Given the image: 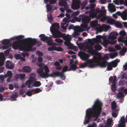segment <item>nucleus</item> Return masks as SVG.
<instances>
[{
  "mask_svg": "<svg viewBox=\"0 0 127 127\" xmlns=\"http://www.w3.org/2000/svg\"><path fill=\"white\" fill-rule=\"evenodd\" d=\"M117 107L116 102L115 101H113L111 104V108L112 110L115 109Z\"/></svg>",
  "mask_w": 127,
  "mask_h": 127,
  "instance_id": "nucleus-34",
  "label": "nucleus"
},
{
  "mask_svg": "<svg viewBox=\"0 0 127 127\" xmlns=\"http://www.w3.org/2000/svg\"><path fill=\"white\" fill-rule=\"evenodd\" d=\"M41 83L39 81H36L33 84L32 86H34L35 87H38L41 85Z\"/></svg>",
  "mask_w": 127,
  "mask_h": 127,
  "instance_id": "nucleus-28",
  "label": "nucleus"
},
{
  "mask_svg": "<svg viewBox=\"0 0 127 127\" xmlns=\"http://www.w3.org/2000/svg\"><path fill=\"white\" fill-rule=\"evenodd\" d=\"M32 90H33V92L35 94H37L40 92L41 91V90L39 88H36L35 89H33Z\"/></svg>",
  "mask_w": 127,
  "mask_h": 127,
  "instance_id": "nucleus-45",
  "label": "nucleus"
},
{
  "mask_svg": "<svg viewBox=\"0 0 127 127\" xmlns=\"http://www.w3.org/2000/svg\"><path fill=\"white\" fill-rule=\"evenodd\" d=\"M56 2L57 1L56 0H50L49 1V2L50 4H55Z\"/></svg>",
  "mask_w": 127,
  "mask_h": 127,
  "instance_id": "nucleus-63",
  "label": "nucleus"
},
{
  "mask_svg": "<svg viewBox=\"0 0 127 127\" xmlns=\"http://www.w3.org/2000/svg\"><path fill=\"white\" fill-rule=\"evenodd\" d=\"M22 40L16 41H14L12 44L13 48L15 50L19 49L21 51H25L26 44L24 43H22L21 42H23Z\"/></svg>",
  "mask_w": 127,
  "mask_h": 127,
  "instance_id": "nucleus-4",
  "label": "nucleus"
},
{
  "mask_svg": "<svg viewBox=\"0 0 127 127\" xmlns=\"http://www.w3.org/2000/svg\"><path fill=\"white\" fill-rule=\"evenodd\" d=\"M80 55L79 56L81 57L82 59L84 60H85L89 58L90 56L88 54L83 52H81L80 53Z\"/></svg>",
  "mask_w": 127,
  "mask_h": 127,
  "instance_id": "nucleus-20",
  "label": "nucleus"
},
{
  "mask_svg": "<svg viewBox=\"0 0 127 127\" xmlns=\"http://www.w3.org/2000/svg\"><path fill=\"white\" fill-rule=\"evenodd\" d=\"M112 120L110 118H108L107 120V123L104 127H112L113 124Z\"/></svg>",
  "mask_w": 127,
  "mask_h": 127,
  "instance_id": "nucleus-19",
  "label": "nucleus"
},
{
  "mask_svg": "<svg viewBox=\"0 0 127 127\" xmlns=\"http://www.w3.org/2000/svg\"><path fill=\"white\" fill-rule=\"evenodd\" d=\"M55 51H63V49L61 47H56Z\"/></svg>",
  "mask_w": 127,
  "mask_h": 127,
  "instance_id": "nucleus-54",
  "label": "nucleus"
},
{
  "mask_svg": "<svg viewBox=\"0 0 127 127\" xmlns=\"http://www.w3.org/2000/svg\"><path fill=\"white\" fill-rule=\"evenodd\" d=\"M21 57V55L19 54H16L14 55V57L17 60L20 59Z\"/></svg>",
  "mask_w": 127,
  "mask_h": 127,
  "instance_id": "nucleus-59",
  "label": "nucleus"
},
{
  "mask_svg": "<svg viewBox=\"0 0 127 127\" xmlns=\"http://www.w3.org/2000/svg\"><path fill=\"white\" fill-rule=\"evenodd\" d=\"M102 103L98 99H96L91 108L87 109L84 123L86 124L89 123L92 117L97 119L100 115L102 110Z\"/></svg>",
  "mask_w": 127,
  "mask_h": 127,
  "instance_id": "nucleus-1",
  "label": "nucleus"
},
{
  "mask_svg": "<svg viewBox=\"0 0 127 127\" xmlns=\"http://www.w3.org/2000/svg\"><path fill=\"white\" fill-rule=\"evenodd\" d=\"M120 62V60L118 59L110 62H108L107 64V68L106 71H110L113 69V67H115L118 65V63Z\"/></svg>",
  "mask_w": 127,
  "mask_h": 127,
  "instance_id": "nucleus-5",
  "label": "nucleus"
},
{
  "mask_svg": "<svg viewBox=\"0 0 127 127\" xmlns=\"http://www.w3.org/2000/svg\"><path fill=\"white\" fill-rule=\"evenodd\" d=\"M33 90H32L31 91L28 90L26 93V95L29 96H31L32 95V93L33 92Z\"/></svg>",
  "mask_w": 127,
  "mask_h": 127,
  "instance_id": "nucleus-41",
  "label": "nucleus"
},
{
  "mask_svg": "<svg viewBox=\"0 0 127 127\" xmlns=\"http://www.w3.org/2000/svg\"><path fill=\"white\" fill-rule=\"evenodd\" d=\"M71 38H68L66 41L64 42V44L67 46L68 48L71 49L73 47V44H72L70 42Z\"/></svg>",
  "mask_w": 127,
  "mask_h": 127,
  "instance_id": "nucleus-14",
  "label": "nucleus"
},
{
  "mask_svg": "<svg viewBox=\"0 0 127 127\" xmlns=\"http://www.w3.org/2000/svg\"><path fill=\"white\" fill-rule=\"evenodd\" d=\"M124 38H125L123 36H121L119 37L118 39L119 42L123 43L124 40H123V39Z\"/></svg>",
  "mask_w": 127,
  "mask_h": 127,
  "instance_id": "nucleus-51",
  "label": "nucleus"
},
{
  "mask_svg": "<svg viewBox=\"0 0 127 127\" xmlns=\"http://www.w3.org/2000/svg\"><path fill=\"white\" fill-rule=\"evenodd\" d=\"M26 75L24 74H19V76L20 77V79L21 80H22L25 78Z\"/></svg>",
  "mask_w": 127,
  "mask_h": 127,
  "instance_id": "nucleus-52",
  "label": "nucleus"
},
{
  "mask_svg": "<svg viewBox=\"0 0 127 127\" xmlns=\"http://www.w3.org/2000/svg\"><path fill=\"white\" fill-rule=\"evenodd\" d=\"M116 90V86L115 84H113L111 86V90L112 91L114 92Z\"/></svg>",
  "mask_w": 127,
  "mask_h": 127,
  "instance_id": "nucleus-48",
  "label": "nucleus"
},
{
  "mask_svg": "<svg viewBox=\"0 0 127 127\" xmlns=\"http://www.w3.org/2000/svg\"><path fill=\"white\" fill-rule=\"evenodd\" d=\"M7 74L9 77L11 78L12 77V74L11 71L8 70L7 72Z\"/></svg>",
  "mask_w": 127,
  "mask_h": 127,
  "instance_id": "nucleus-58",
  "label": "nucleus"
},
{
  "mask_svg": "<svg viewBox=\"0 0 127 127\" xmlns=\"http://www.w3.org/2000/svg\"><path fill=\"white\" fill-rule=\"evenodd\" d=\"M102 59L101 53L94 56L93 58V62H91L89 65L90 68H94L99 66L100 67L104 68L107 66L108 62L106 60L100 62Z\"/></svg>",
  "mask_w": 127,
  "mask_h": 127,
  "instance_id": "nucleus-2",
  "label": "nucleus"
},
{
  "mask_svg": "<svg viewBox=\"0 0 127 127\" xmlns=\"http://www.w3.org/2000/svg\"><path fill=\"white\" fill-rule=\"evenodd\" d=\"M21 55L24 57H25L26 56H27V57L29 55V54L28 53L24 52L21 53Z\"/></svg>",
  "mask_w": 127,
  "mask_h": 127,
  "instance_id": "nucleus-57",
  "label": "nucleus"
},
{
  "mask_svg": "<svg viewBox=\"0 0 127 127\" xmlns=\"http://www.w3.org/2000/svg\"><path fill=\"white\" fill-rule=\"evenodd\" d=\"M50 31L54 38H60L61 37V33L58 30H51Z\"/></svg>",
  "mask_w": 127,
  "mask_h": 127,
  "instance_id": "nucleus-10",
  "label": "nucleus"
},
{
  "mask_svg": "<svg viewBox=\"0 0 127 127\" xmlns=\"http://www.w3.org/2000/svg\"><path fill=\"white\" fill-rule=\"evenodd\" d=\"M47 19L49 21H52L53 19V17L51 14L49 16L47 17Z\"/></svg>",
  "mask_w": 127,
  "mask_h": 127,
  "instance_id": "nucleus-62",
  "label": "nucleus"
},
{
  "mask_svg": "<svg viewBox=\"0 0 127 127\" xmlns=\"http://www.w3.org/2000/svg\"><path fill=\"white\" fill-rule=\"evenodd\" d=\"M68 69V66L67 65H65L64 66L63 68L62 72L63 73L67 71Z\"/></svg>",
  "mask_w": 127,
  "mask_h": 127,
  "instance_id": "nucleus-47",
  "label": "nucleus"
},
{
  "mask_svg": "<svg viewBox=\"0 0 127 127\" xmlns=\"http://www.w3.org/2000/svg\"><path fill=\"white\" fill-rule=\"evenodd\" d=\"M108 22L111 24L114 23L115 24L116 23L114 19H110L108 17Z\"/></svg>",
  "mask_w": 127,
  "mask_h": 127,
  "instance_id": "nucleus-38",
  "label": "nucleus"
},
{
  "mask_svg": "<svg viewBox=\"0 0 127 127\" xmlns=\"http://www.w3.org/2000/svg\"><path fill=\"white\" fill-rule=\"evenodd\" d=\"M87 0H84L81 4V10L83 9L85 6L87 5Z\"/></svg>",
  "mask_w": 127,
  "mask_h": 127,
  "instance_id": "nucleus-27",
  "label": "nucleus"
},
{
  "mask_svg": "<svg viewBox=\"0 0 127 127\" xmlns=\"http://www.w3.org/2000/svg\"><path fill=\"white\" fill-rule=\"evenodd\" d=\"M55 41L59 43H62L63 42V41L62 40L59 38L56 39H55Z\"/></svg>",
  "mask_w": 127,
  "mask_h": 127,
  "instance_id": "nucleus-56",
  "label": "nucleus"
},
{
  "mask_svg": "<svg viewBox=\"0 0 127 127\" xmlns=\"http://www.w3.org/2000/svg\"><path fill=\"white\" fill-rule=\"evenodd\" d=\"M10 40L9 39H4L3 40V41L2 42V44L3 45H5L2 47L3 50L8 48L10 46H8L6 45L9 44L10 43Z\"/></svg>",
  "mask_w": 127,
  "mask_h": 127,
  "instance_id": "nucleus-12",
  "label": "nucleus"
},
{
  "mask_svg": "<svg viewBox=\"0 0 127 127\" xmlns=\"http://www.w3.org/2000/svg\"><path fill=\"white\" fill-rule=\"evenodd\" d=\"M91 62H93V60H89L87 61L86 62L84 63L82 65H80L78 67V69L80 68H84L86 67L88 64L89 63L90 64H89V65ZM89 67H90L89 66Z\"/></svg>",
  "mask_w": 127,
  "mask_h": 127,
  "instance_id": "nucleus-18",
  "label": "nucleus"
},
{
  "mask_svg": "<svg viewBox=\"0 0 127 127\" xmlns=\"http://www.w3.org/2000/svg\"><path fill=\"white\" fill-rule=\"evenodd\" d=\"M60 73L61 72L59 71H55L54 72L53 74V75H54V77L59 76Z\"/></svg>",
  "mask_w": 127,
  "mask_h": 127,
  "instance_id": "nucleus-44",
  "label": "nucleus"
},
{
  "mask_svg": "<svg viewBox=\"0 0 127 127\" xmlns=\"http://www.w3.org/2000/svg\"><path fill=\"white\" fill-rule=\"evenodd\" d=\"M19 95L18 93L17 92H15L14 94L12 95L11 96V98L13 99V100L16 98H17Z\"/></svg>",
  "mask_w": 127,
  "mask_h": 127,
  "instance_id": "nucleus-35",
  "label": "nucleus"
},
{
  "mask_svg": "<svg viewBox=\"0 0 127 127\" xmlns=\"http://www.w3.org/2000/svg\"><path fill=\"white\" fill-rule=\"evenodd\" d=\"M39 37L40 38V40L43 41H46L48 39V37L45 36L44 34H40Z\"/></svg>",
  "mask_w": 127,
  "mask_h": 127,
  "instance_id": "nucleus-24",
  "label": "nucleus"
},
{
  "mask_svg": "<svg viewBox=\"0 0 127 127\" xmlns=\"http://www.w3.org/2000/svg\"><path fill=\"white\" fill-rule=\"evenodd\" d=\"M117 96L119 98H122L124 97V95L122 92H120L117 94Z\"/></svg>",
  "mask_w": 127,
  "mask_h": 127,
  "instance_id": "nucleus-43",
  "label": "nucleus"
},
{
  "mask_svg": "<svg viewBox=\"0 0 127 127\" xmlns=\"http://www.w3.org/2000/svg\"><path fill=\"white\" fill-rule=\"evenodd\" d=\"M67 2L64 0H63L62 1L59 3V5L61 6H65L67 5Z\"/></svg>",
  "mask_w": 127,
  "mask_h": 127,
  "instance_id": "nucleus-33",
  "label": "nucleus"
},
{
  "mask_svg": "<svg viewBox=\"0 0 127 127\" xmlns=\"http://www.w3.org/2000/svg\"><path fill=\"white\" fill-rule=\"evenodd\" d=\"M63 72H61L60 76V78L63 80H64L65 79V77Z\"/></svg>",
  "mask_w": 127,
  "mask_h": 127,
  "instance_id": "nucleus-40",
  "label": "nucleus"
},
{
  "mask_svg": "<svg viewBox=\"0 0 127 127\" xmlns=\"http://www.w3.org/2000/svg\"><path fill=\"white\" fill-rule=\"evenodd\" d=\"M79 17H82V22L84 23H89L91 20L90 17L83 14H81L79 16Z\"/></svg>",
  "mask_w": 127,
  "mask_h": 127,
  "instance_id": "nucleus-11",
  "label": "nucleus"
},
{
  "mask_svg": "<svg viewBox=\"0 0 127 127\" xmlns=\"http://www.w3.org/2000/svg\"><path fill=\"white\" fill-rule=\"evenodd\" d=\"M87 127H97L96 123L93 122L92 124H89Z\"/></svg>",
  "mask_w": 127,
  "mask_h": 127,
  "instance_id": "nucleus-50",
  "label": "nucleus"
},
{
  "mask_svg": "<svg viewBox=\"0 0 127 127\" xmlns=\"http://www.w3.org/2000/svg\"><path fill=\"white\" fill-rule=\"evenodd\" d=\"M126 34V32L123 30L121 31L119 33V35L120 36H125Z\"/></svg>",
  "mask_w": 127,
  "mask_h": 127,
  "instance_id": "nucleus-42",
  "label": "nucleus"
},
{
  "mask_svg": "<svg viewBox=\"0 0 127 127\" xmlns=\"http://www.w3.org/2000/svg\"><path fill=\"white\" fill-rule=\"evenodd\" d=\"M93 48L92 47H91L90 48H87L88 49L87 51V52L89 53H91L92 55L94 56L97 54H99V53H100L97 52L95 50L93 49Z\"/></svg>",
  "mask_w": 127,
  "mask_h": 127,
  "instance_id": "nucleus-13",
  "label": "nucleus"
},
{
  "mask_svg": "<svg viewBox=\"0 0 127 127\" xmlns=\"http://www.w3.org/2000/svg\"><path fill=\"white\" fill-rule=\"evenodd\" d=\"M5 58L3 53H0V61H5Z\"/></svg>",
  "mask_w": 127,
  "mask_h": 127,
  "instance_id": "nucleus-39",
  "label": "nucleus"
},
{
  "mask_svg": "<svg viewBox=\"0 0 127 127\" xmlns=\"http://www.w3.org/2000/svg\"><path fill=\"white\" fill-rule=\"evenodd\" d=\"M71 67L72 69V70L75 71L77 69H78V67L76 64H72L71 66Z\"/></svg>",
  "mask_w": 127,
  "mask_h": 127,
  "instance_id": "nucleus-37",
  "label": "nucleus"
},
{
  "mask_svg": "<svg viewBox=\"0 0 127 127\" xmlns=\"http://www.w3.org/2000/svg\"><path fill=\"white\" fill-rule=\"evenodd\" d=\"M84 31V30H78V32H74V33L73 34V36L74 37H76L78 36H79L80 34L78 33V32L80 33Z\"/></svg>",
  "mask_w": 127,
  "mask_h": 127,
  "instance_id": "nucleus-26",
  "label": "nucleus"
},
{
  "mask_svg": "<svg viewBox=\"0 0 127 127\" xmlns=\"http://www.w3.org/2000/svg\"><path fill=\"white\" fill-rule=\"evenodd\" d=\"M37 72L39 74V76L42 78H44V76H45L46 72H44V70L43 69L41 68H39L37 70Z\"/></svg>",
  "mask_w": 127,
  "mask_h": 127,
  "instance_id": "nucleus-21",
  "label": "nucleus"
},
{
  "mask_svg": "<svg viewBox=\"0 0 127 127\" xmlns=\"http://www.w3.org/2000/svg\"><path fill=\"white\" fill-rule=\"evenodd\" d=\"M23 42H25L29 44L28 45L26 44L24 51L29 52L34 51L36 50V48L35 47L32 48V47L34 45L37 43V41L36 39L32 38H28L23 39Z\"/></svg>",
  "mask_w": 127,
  "mask_h": 127,
  "instance_id": "nucleus-3",
  "label": "nucleus"
},
{
  "mask_svg": "<svg viewBox=\"0 0 127 127\" xmlns=\"http://www.w3.org/2000/svg\"><path fill=\"white\" fill-rule=\"evenodd\" d=\"M104 47H106L108 46V44H114L116 43V41H110L108 40L104 39L103 42H101V41H100L99 42Z\"/></svg>",
  "mask_w": 127,
  "mask_h": 127,
  "instance_id": "nucleus-9",
  "label": "nucleus"
},
{
  "mask_svg": "<svg viewBox=\"0 0 127 127\" xmlns=\"http://www.w3.org/2000/svg\"><path fill=\"white\" fill-rule=\"evenodd\" d=\"M109 59V58L108 56L106 54L103 57H102V60H108Z\"/></svg>",
  "mask_w": 127,
  "mask_h": 127,
  "instance_id": "nucleus-61",
  "label": "nucleus"
},
{
  "mask_svg": "<svg viewBox=\"0 0 127 127\" xmlns=\"http://www.w3.org/2000/svg\"><path fill=\"white\" fill-rule=\"evenodd\" d=\"M116 13L117 15L120 16L124 20H127V9H125L122 13L120 11H117Z\"/></svg>",
  "mask_w": 127,
  "mask_h": 127,
  "instance_id": "nucleus-8",
  "label": "nucleus"
},
{
  "mask_svg": "<svg viewBox=\"0 0 127 127\" xmlns=\"http://www.w3.org/2000/svg\"><path fill=\"white\" fill-rule=\"evenodd\" d=\"M66 24L65 23H64L61 25V27L64 30H66L67 29L66 26H64V25Z\"/></svg>",
  "mask_w": 127,
  "mask_h": 127,
  "instance_id": "nucleus-64",
  "label": "nucleus"
},
{
  "mask_svg": "<svg viewBox=\"0 0 127 127\" xmlns=\"http://www.w3.org/2000/svg\"><path fill=\"white\" fill-rule=\"evenodd\" d=\"M56 47L55 46H52L51 47H49L48 48V50L49 51H55Z\"/></svg>",
  "mask_w": 127,
  "mask_h": 127,
  "instance_id": "nucleus-46",
  "label": "nucleus"
},
{
  "mask_svg": "<svg viewBox=\"0 0 127 127\" xmlns=\"http://www.w3.org/2000/svg\"><path fill=\"white\" fill-rule=\"evenodd\" d=\"M94 48L96 50L98 51L101 50L102 48L101 46L99 44H97L95 45Z\"/></svg>",
  "mask_w": 127,
  "mask_h": 127,
  "instance_id": "nucleus-36",
  "label": "nucleus"
},
{
  "mask_svg": "<svg viewBox=\"0 0 127 127\" xmlns=\"http://www.w3.org/2000/svg\"><path fill=\"white\" fill-rule=\"evenodd\" d=\"M54 75H53V74H50L49 75L48 73H46L45 74V76H44V78H48L49 77H54Z\"/></svg>",
  "mask_w": 127,
  "mask_h": 127,
  "instance_id": "nucleus-53",
  "label": "nucleus"
},
{
  "mask_svg": "<svg viewBox=\"0 0 127 127\" xmlns=\"http://www.w3.org/2000/svg\"><path fill=\"white\" fill-rule=\"evenodd\" d=\"M81 1L80 0H74L72 1L71 7L74 10H77L80 8Z\"/></svg>",
  "mask_w": 127,
  "mask_h": 127,
  "instance_id": "nucleus-7",
  "label": "nucleus"
},
{
  "mask_svg": "<svg viewBox=\"0 0 127 127\" xmlns=\"http://www.w3.org/2000/svg\"><path fill=\"white\" fill-rule=\"evenodd\" d=\"M108 8L110 12H114L116 10V9L115 8V6L113 3H108Z\"/></svg>",
  "mask_w": 127,
  "mask_h": 127,
  "instance_id": "nucleus-16",
  "label": "nucleus"
},
{
  "mask_svg": "<svg viewBox=\"0 0 127 127\" xmlns=\"http://www.w3.org/2000/svg\"><path fill=\"white\" fill-rule=\"evenodd\" d=\"M126 49L125 47H123L122 49L120 51L119 53L122 55H124L126 51Z\"/></svg>",
  "mask_w": 127,
  "mask_h": 127,
  "instance_id": "nucleus-32",
  "label": "nucleus"
},
{
  "mask_svg": "<svg viewBox=\"0 0 127 127\" xmlns=\"http://www.w3.org/2000/svg\"><path fill=\"white\" fill-rule=\"evenodd\" d=\"M80 12L79 11H78L74 12L71 14L72 16H77L79 13Z\"/></svg>",
  "mask_w": 127,
  "mask_h": 127,
  "instance_id": "nucleus-55",
  "label": "nucleus"
},
{
  "mask_svg": "<svg viewBox=\"0 0 127 127\" xmlns=\"http://www.w3.org/2000/svg\"><path fill=\"white\" fill-rule=\"evenodd\" d=\"M106 13V10L104 9L103 10H101L100 13L96 17V19H99L101 17L105 16Z\"/></svg>",
  "mask_w": 127,
  "mask_h": 127,
  "instance_id": "nucleus-22",
  "label": "nucleus"
},
{
  "mask_svg": "<svg viewBox=\"0 0 127 127\" xmlns=\"http://www.w3.org/2000/svg\"><path fill=\"white\" fill-rule=\"evenodd\" d=\"M6 67L9 69H11L14 67V64L12 61H7L6 63Z\"/></svg>",
  "mask_w": 127,
  "mask_h": 127,
  "instance_id": "nucleus-17",
  "label": "nucleus"
},
{
  "mask_svg": "<svg viewBox=\"0 0 127 127\" xmlns=\"http://www.w3.org/2000/svg\"><path fill=\"white\" fill-rule=\"evenodd\" d=\"M97 21L96 20L92 21H91L90 23L91 26L92 28L95 27L97 26Z\"/></svg>",
  "mask_w": 127,
  "mask_h": 127,
  "instance_id": "nucleus-25",
  "label": "nucleus"
},
{
  "mask_svg": "<svg viewBox=\"0 0 127 127\" xmlns=\"http://www.w3.org/2000/svg\"><path fill=\"white\" fill-rule=\"evenodd\" d=\"M16 37L17 38V39L19 40L24 38L25 37V36L24 35H20L17 36H16Z\"/></svg>",
  "mask_w": 127,
  "mask_h": 127,
  "instance_id": "nucleus-60",
  "label": "nucleus"
},
{
  "mask_svg": "<svg viewBox=\"0 0 127 127\" xmlns=\"http://www.w3.org/2000/svg\"><path fill=\"white\" fill-rule=\"evenodd\" d=\"M74 19H72L71 21L72 23H73L74 22V20L78 22H80L81 19H82V17H75L74 18Z\"/></svg>",
  "mask_w": 127,
  "mask_h": 127,
  "instance_id": "nucleus-30",
  "label": "nucleus"
},
{
  "mask_svg": "<svg viewBox=\"0 0 127 127\" xmlns=\"http://www.w3.org/2000/svg\"><path fill=\"white\" fill-rule=\"evenodd\" d=\"M47 10L48 11H50L52 10V6H51V5L50 4H48L46 5Z\"/></svg>",
  "mask_w": 127,
  "mask_h": 127,
  "instance_id": "nucleus-49",
  "label": "nucleus"
},
{
  "mask_svg": "<svg viewBox=\"0 0 127 127\" xmlns=\"http://www.w3.org/2000/svg\"><path fill=\"white\" fill-rule=\"evenodd\" d=\"M31 68L29 66H25L22 68V70L23 72L30 73L31 71Z\"/></svg>",
  "mask_w": 127,
  "mask_h": 127,
  "instance_id": "nucleus-23",
  "label": "nucleus"
},
{
  "mask_svg": "<svg viewBox=\"0 0 127 127\" xmlns=\"http://www.w3.org/2000/svg\"><path fill=\"white\" fill-rule=\"evenodd\" d=\"M59 24L57 23H54L52 24V26L50 28V30H58L60 29Z\"/></svg>",
  "mask_w": 127,
  "mask_h": 127,
  "instance_id": "nucleus-15",
  "label": "nucleus"
},
{
  "mask_svg": "<svg viewBox=\"0 0 127 127\" xmlns=\"http://www.w3.org/2000/svg\"><path fill=\"white\" fill-rule=\"evenodd\" d=\"M118 35V33L116 31L112 32H111L108 35V39L109 40H111L110 41H115L117 42V41L115 40L117 38V36Z\"/></svg>",
  "mask_w": 127,
  "mask_h": 127,
  "instance_id": "nucleus-6",
  "label": "nucleus"
},
{
  "mask_svg": "<svg viewBox=\"0 0 127 127\" xmlns=\"http://www.w3.org/2000/svg\"><path fill=\"white\" fill-rule=\"evenodd\" d=\"M95 11V10L94 9L91 11L90 12V14L89 15V16L90 18H91L92 19H93L95 17H97V16L94 13V12Z\"/></svg>",
  "mask_w": 127,
  "mask_h": 127,
  "instance_id": "nucleus-29",
  "label": "nucleus"
},
{
  "mask_svg": "<svg viewBox=\"0 0 127 127\" xmlns=\"http://www.w3.org/2000/svg\"><path fill=\"white\" fill-rule=\"evenodd\" d=\"M115 25V26L117 28H122L123 26L122 23L118 21L116 22Z\"/></svg>",
  "mask_w": 127,
  "mask_h": 127,
  "instance_id": "nucleus-31",
  "label": "nucleus"
}]
</instances>
